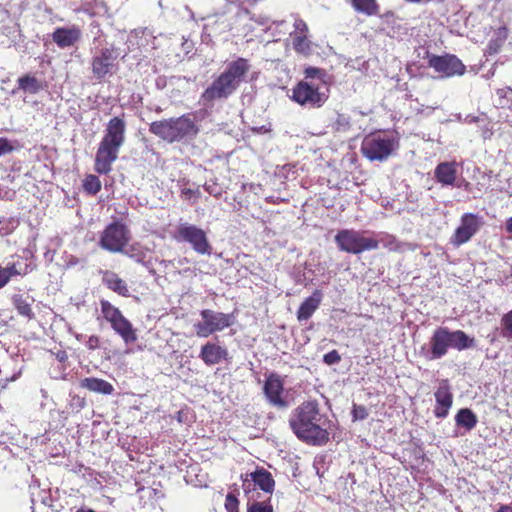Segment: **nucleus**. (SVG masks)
Wrapping results in <instances>:
<instances>
[{"label":"nucleus","instance_id":"14","mask_svg":"<svg viewBox=\"0 0 512 512\" xmlns=\"http://www.w3.org/2000/svg\"><path fill=\"white\" fill-rule=\"evenodd\" d=\"M429 67L441 74V77H452L463 75L465 65L455 55L446 54L443 56L433 55L428 61Z\"/></svg>","mask_w":512,"mask_h":512},{"label":"nucleus","instance_id":"36","mask_svg":"<svg viewBox=\"0 0 512 512\" xmlns=\"http://www.w3.org/2000/svg\"><path fill=\"white\" fill-rule=\"evenodd\" d=\"M83 188L87 193L95 195L101 190V182L97 176L88 175L83 181Z\"/></svg>","mask_w":512,"mask_h":512},{"label":"nucleus","instance_id":"29","mask_svg":"<svg viewBox=\"0 0 512 512\" xmlns=\"http://www.w3.org/2000/svg\"><path fill=\"white\" fill-rule=\"evenodd\" d=\"M334 133L345 134L352 129L351 117L345 113H337L335 120L330 124Z\"/></svg>","mask_w":512,"mask_h":512},{"label":"nucleus","instance_id":"43","mask_svg":"<svg viewBox=\"0 0 512 512\" xmlns=\"http://www.w3.org/2000/svg\"><path fill=\"white\" fill-rule=\"evenodd\" d=\"M352 414L354 420H364L369 415L367 408L362 405H354Z\"/></svg>","mask_w":512,"mask_h":512},{"label":"nucleus","instance_id":"53","mask_svg":"<svg viewBox=\"0 0 512 512\" xmlns=\"http://www.w3.org/2000/svg\"><path fill=\"white\" fill-rule=\"evenodd\" d=\"M185 193H187V195H190L191 190H187Z\"/></svg>","mask_w":512,"mask_h":512},{"label":"nucleus","instance_id":"49","mask_svg":"<svg viewBox=\"0 0 512 512\" xmlns=\"http://www.w3.org/2000/svg\"><path fill=\"white\" fill-rule=\"evenodd\" d=\"M497 512H512V509L509 506H501Z\"/></svg>","mask_w":512,"mask_h":512},{"label":"nucleus","instance_id":"8","mask_svg":"<svg viewBox=\"0 0 512 512\" xmlns=\"http://www.w3.org/2000/svg\"><path fill=\"white\" fill-rule=\"evenodd\" d=\"M101 313L104 319L110 323L112 329L118 334L126 344L137 340L136 330L132 323L122 314V312L107 300L100 301Z\"/></svg>","mask_w":512,"mask_h":512},{"label":"nucleus","instance_id":"13","mask_svg":"<svg viewBox=\"0 0 512 512\" xmlns=\"http://www.w3.org/2000/svg\"><path fill=\"white\" fill-rule=\"evenodd\" d=\"M119 52L113 46L96 49L92 57V72L96 79L101 80L116 69Z\"/></svg>","mask_w":512,"mask_h":512},{"label":"nucleus","instance_id":"15","mask_svg":"<svg viewBox=\"0 0 512 512\" xmlns=\"http://www.w3.org/2000/svg\"><path fill=\"white\" fill-rule=\"evenodd\" d=\"M263 391L268 403L276 408L285 409L289 406L288 400L284 397V383L276 373L267 376Z\"/></svg>","mask_w":512,"mask_h":512},{"label":"nucleus","instance_id":"33","mask_svg":"<svg viewBox=\"0 0 512 512\" xmlns=\"http://www.w3.org/2000/svg\"><path fill=\"white\" fill-rule=\"evenodd\" d=\"M508 94H512L511 88L497 90L498 106L501 108L507 107L510 109L511 114H507L505 119L512 126V100L508 97Z\"/></svg>","mask_w":512,"mask_h":512},{"label":"nucleus","instance_id":"35","mask_svg":"<svg viewBox=\"0 0 512 512\" xmlns=\"http://www.w3.org/2000/svg\"><path fill=\"white\" fill-rule=\"evenodd\" d=\"M500 324V335L505 339H512V310L502 316Z\"/></svg>","mask_w":512,"mask_h":512},{"label":"nucleus","instance_id":"1","mask_svg":"<svg viewBox=\"0 0 512 512\" xmlns=\"http://www.w3.org/2000/svg\"><path fill=\"white\" fill-rule=\"evenodd\" d=\"M289 426L298 439L321 446L329 441L330 421L319 409L316 400L305 401L292 410Z\"/></svg>","mask_w":512,"mask_h":512},{"label":"nucleus","instance_id":"22","mask_svg":"<svg viewBox=\"0 0 512 512\" xmlns=\"http://www.w3.org/2000/svg\"><path fill=\"white\" fill-rule=\"evenodd\" d=\"M102 281L113 292L124 297H128L130 295L127 283L115 272L105 271Z\"/></svg>","mask_w":512,"mask_h":512},{"label":"nucleus","instance_id":"31","mask_svg":"<svg viewBox=\"0 0 512 512\" xmlns=\"http://www.w3.org/2000/svg\"><path fill=\"white\" fill-rule=\"evenodd\" d=\"M352 5L357 12L369 16L376 15L379 11L376 0H352Z\"/></svg>","mask_w":512,"mask_h":512},{"label":"nucleus","instance_id":"26","mask_svg":"<svg viewBox=\"0 0 512 512\" xmlns=\"http://www.w3.org/2000/svg\"><path fill=\"white\" fill-rule=\"evenodd\" d=\"M119 253L128 256L129 258L133 259L137 263L144 265L145 267L149 266L148 262L145 261L146 251L139 243H133L129 246L126 245L123 248V251H120Z\"/></svg>","mask_w":512,"mask_h":512},{"label":"nucleus","instance_id":"32","mask_svg":"<svg viewBox=\"0 0 512 512\" xmlns=\"http://www.w3.org/2000/svg\"><path fill=\"white\" fill-rule=\"evenodd\" d=\"M18 86L25 92L35 94L41 89L40 82L33 76L26 75L18 79Z\"/></svg>","mask_w":512,"mask_h":512},{"label":"nucleus","instance_id":"42","mask_svg":"<svg viewBox=\"0 0 512 512\" xmlns=\"http://www.w3.org/2000/svg\"><path fill=\"white\" fill-rule=\"evenodd\" d=\"M341 361V356L336 350H332L323 356V362L326 365H335Z\"/></svg>","mask_w":512,"mask_h":512},{"label":"nucleus","instance_id":"11","mask_svg":"<svg viewBox=\"0 0 512 512\" xmlns=\"http://www.w3.org/2000/svg\"><path fill=\"white\" fill-rule=\"evenodd\" d=\"M201 320L194 324L198 337L206 338L216 332H220L233 324V316L223 312L204 309L200 312Z\"/></svg>","mask_w":512,"mask_h":512},{"label":"nucleus","instance_id":"6","mask_svg":"<svg viewBox=\"0 0 512 512\" xmlns=\"http://www.w3.org/2000/svg\"><path fill=\"white\" fill-rule=\"evenodd\" d=\"M399 147L398 137L386 131L366 135L361 143V152L370 161H385Z\"/></svg>","mask_w":512,"mask_h":512},{"label":"nucleus","instance_id":"10","mask_svg":"<svg viewBox=\"0 0 512 512\" xmlns=\"http://www.w3.org/2000/svg\"><path fill=\"white\" fill-rule=\"evenodd\" d=\"M174 238L178 242L188 243L198 254L211 255L212 253L213 248L206 232L196 225L190 223L179 224L175 231Z\"/></svg>","mask_w":512,"mask_h":512},{"label":"nucleus","instance_id":"19","mask_svg":"<svg viewBox=\"0 0 512 512\" xmlns=\"http://www.w3.org/2000/svg\"><path fill=\"white\" fill-rule=\"evenodd\" d=\"M458 175V164L455 161L439 163L434 170V177L442 186H454Z\"/></svg>","mask_w":512,"mask_h":512},{"label":"nucleus","instance_id":"24","mask_svg":"<svg viewBox=\"0 0 512 512\" xmlns=\"http://www.w3.org/2000/svg\"><path fill=\"white\" fill-rule=\"evenodd\" d=\"M250 476L254 484L258 486L261 490L268 493H271L273 491L275 482L270 472L261 469L251 473Z\"/></svg>","mask_w":512,"mask_h":512},{"label":"nucleus","instance_id":"16","mask_svg":"<svg viewBox=\"0 0 512 512\" xmlns=\"http://www.w3.org/2000/svg\"><path fill=\"white\" fill-rule=\"evenodd\" d=\"M480 218L472 213H466L461 218L459 227L455 230L452 243L460 246L468 242L480 228Z\"/></svg>","mask_w":512,"mask_h":512},{"label":"nucleus","instance_id":"52","mask_svg":"<svg viewBox=\"0 0 512 512\" xmlns=\"http://www.w3.org/2000/svg\"><path fill=\"white\" fill-rule=\"evenodd\" d=\"M185 193H187V195H190L191 190H187Z\"/></svg>","mask_w":512,"mask_h":512},{"label":"nucleus","instance_id":"34","mask_svg":"<svg viewBox=\"0 0 512 512\" xmlns=\"http://www.w3.org/2000/svg\"><path fill=\"white\" fill-rule=\"evenodd\" d=\"M21 275L15 263L8 264L5 267L0 266V289L8 284L13 276Z\"/></svg>","mask_w":512,"mask_h":512},{"label":"nucleus","instance_id":"18","mask_svg":"<svg viewBox=\"0 0 512 512\" xmlns=\"http://www.w3.org/2000/svg\"><path fill=\"white\" fill-rule=\"evenodd\" d=\"M227 356L228 351L225 347L210 341L201 347L199 353V358L208 366L221 363Z\"/></svg>","mask_w":512,"mask_h":512},{"label":"nucleus","instance_id":"46","mask_svg":"<svg viewBox=\"0 0 512 512\" xmlns=\"http://www.w3.org/2000/svg\"><path fill=\"white\" fill-rule=\"evenodd\" d=\"M99 344H100L99 337L96 335H91L86 342V347L90 350H95L99 347Z\"/></svg>","mask_w":512,"mask_h":512},{"label":"nucleus","instance_id":"27","mask_svg":"<svg viewBox=\"0 0 512 512\" xmlns=\"http://www.w3.org/2000/svg\"><path fill=\"white\" fill-rule=\"evenodd\" d=\"M12 300L19 315L29 320L34 318V313L31 308L32 299L30 300L29 297H23L22 295H14Z\"/></svg>","mask_w":512,"mask_h":512},{"label":"nucleus","instance_id":"25","mask_svg":"<svg viewBox=\"0 0 512 512\" xmlns=\"http://www.w3.org/2000/svg\"><path fill=\"white\" fill-rule=\"evenodd\" d=\"M455 421L457 426L463 427L467 431L475 428L478 422L477 416L468 408L460 409L455 416Z\"/></svg>","mask_w":512,"mask_h":512},{"label":"nucleus","instance_id":"7","mask_svg":"<svg viewBox=\"0 0 512 512\" xmlns=\"http://www.w3.org/2000/svg\"><path fill=\"white\" fill-rule=\"evenodd\" d=\"M367 231L342 229L334 237L340 251L350 254H361L365 251L376 250L377 243L373 237H367Z\"/></svg>","mask_w":512,"mask_h":512},{"label":"nucleus","instance_id":"4","mask_svg":"<svg viewBox=\"0 0 512 512\" xmlns=\"http://www.w3.org/2000/svg\"><path fill=\"white\" fill-rule=\"evenodd\" d=\"M125 133L126 123L122 118L113 117L109 120L95 156L94 169L97 173L108 174L112 170V164L117 160L125 142Z\"/></svg>","mask_w":512,"mask_h":512},{"label":"nucleus","instance_id":"12","mask_svg":"<svg viewBox=\"0 0 512 512\" xmlns=\"http://www.w3.org/2000/svg\"><path fill=\"white\" fill-rule=\"evenodd\" d=\"M130 239L129 229L122 223L113 222L102 232L99 245L104 250L119 253L128 244Z\"/></svg>","mask_w":512,"mask_h":512},{"label":"nucleus","instance_id":"37","mask_svg":"<svg viewBox=\"0 0 512 512\" xmlns=\"http://www.w3.org/2000/svg\"><path fill=\"white\" fill-rule=\"evenodd\" d=\"M293 48L296 52L308 54L310 52V43L306 35H294L292 40Z\"/></svg>","mask_w":512,"mask_h":512},{"label":"nucleus","instance_id":"28","mask_svg":"<svg viewBox=\"0 0 512 512\" xmlns=\"http://www.w3.org/2000/svg\"><path fill=\"white\" fill-rule=\"evenodd\" d=\"M204 29L210 34H221L230 29V24L228 23L226 17L224 15L219 17L209 18L208 22L205 24Z\"/></svg>","mask_w":512,"mask_h":512},{"label":"nucleus","instance_id":"30","mask_svg":"<svg viewBox=\"0 0 512 512\" xmlns=\"http://www.w3.org/2000/svg\"><path fill=\"white\" fill-rule=\"evenodd\" d=\"M374 241L377 243V249L379 246H382L389 251H399L402 248V244L397 240V238L390 234L380 233L377 235V238H374Z\"/></svg>","mask_w":512,"mask_h":512},{"label":"nucleus","instance_id":"20","mask_svg":"<svg viewBox=\"0 0 512 512\" xmlns=\"http://www.w3.org/2000/svg\"><path fill=\"white\" fill-rule=\"evenodd\" d=\"M81 32L78 28H57L53 34L52 39L59 48H68L73 46L79 41Z\"/></svg>","mask_w":512,"mask_h":512},{"label":"nucleus","instance_id":"47","mask_svg":"<svg viewBox=\"0 0 512 512\" xmlns=\"http://www.w3.org/2000/svg\"><path fill=\"white\" fill-rule=\"evenodd\" d=\"M205 190L210 194V195H213L215 197H218L221 195V190L217 187L216 184H205L204 186Z\"/></svg>","mask_w":512,"mask_h":512},{"label":"nucleus","instance_id":"48","mask_svg":"<svg viewBox=\"0 0 512 512\" xmlns=\"http://www.w3.org/2000/svg\"><path fill=\"white\" fill-rule=\"evenodd\" d=\"M468 185H469V183H468V182H466L465 180H463V179H462V180H458V179H457V180H456V184H455L454 186H456V187L460 188V187H462V186L467 187Z\"/></svg>","mask_w":512,"mask_h":512},{"label":"nucleus","instance_id":"2","mask_svg":"<svg viewBox=\"0 0 512 512\" xmlns=\"http://www.w3.org/2000/svg\"><path fill=\"white\" fill-rule=\"evenodd\" d=\"M250 68L251 65L245 58H237L229 62L223 72L203 91L200 100L208 104L215 100L228 99L245 81Z\"/></svg>","mask_w":512,"mask_h":512},{"label":"nucleus","instance_id":"50","mask_svg":"<svg viewBox=\"0 0 512 512\" xmlns=\"http://www.w3.org/2000/svg\"><path fill=\"white\" fill-rule=\"evenodd\" d=\"M57 358L59 359V361H64L66 360L67 356H66V353L65 352H62L60 354L57 355Z\"/></svg>","mask_w":512,"mask_h":512},{"label":"nucleus","instance_id":"39","mask_svg":"<svg viewBox=\"0 0 512 512\" xmlns=\"http://www.w3.org/2000/svg\"><path fill=\"white\" fill-rule=\"evenodd\" d=\"M324 72L323 70L315 67H308L305 69V77L309 79V81H313L316 83L325 82L323 80Z\"/></svg>","mask_w":512,"mask_h":512},{"label":"nucleus","instance_id":"44","mask_svg":"<svg viewBox=\"0 0 512 512\" xmlns=\"http://www.w3.org/2000/svg\"><path fill=\"white\" fill-rule=\"evenodd\" d=\"M504 40H505V36L503 38L498 37L496 39L490 40V42L487 46V52L490 55L497 53L499 51V49L501 48V46L503 45Z\"/></svg>","mask_w":512,"mask_h":512},{"label":"nucleus","instance_id":"40","mask_svg":"<svg viewBox=\"0 0 512 512\" xmlns=\"http://www.w3.org/2000/svg\"><path fill=\"white\" fill-rule=\"evenodd\" d=\"M225 509L227 512H239V501L233 493L226 495Z\"/></svg>","mask_w":512,"mask_h":512},{"label":"nucleus","instance_id":"38","mask_svg":"<svg viewBox=\"0 0 512 512\" xmlns=\"http://www.w3.org/2000/svg\"><path fill=\"white\" fill-rule=\"evenodd\" d=\"M19 147L17 141H12L7 138H0V157L12 153Z\"/></svg>","mask_w":512,"mask_h":512},{"label":"nucleus","instance_id":"17","mask_svg":"<svg viewBox=\"0 0 512 512\" xmlns=\"http://www.w3.org/2000/svg\"><path fill=\"white\" fill-rule=\"evenodd\" d=\"M436 405L434 408V415L437 418L447 417L449 410L453 403V395L450 391L448 380H442L435 392Z\"/></svg>","mask_w":512,"mask_h":512},{"label":"nucleus","instance_id":"51","mask_svg":"<svg viewBox=\"0 0 512 512\" xmlns=\"http://www.w3.org/2000/svg\"><path fill=\"white\" fill-rule=\"evenodd\" d=\"M76 512H95V511H93L91 509H79Z\"/></svg>","mask_w":512,"mask_h":512},{"label":"nucleus","instance_id":"3","mask_svg":"<svg viewBox=\"0 0 512 512\" xmlns=\"http://www.w3.org/2000/svg\"><path fill=\"white\" fill-rule=\"evenodd\" d=\"M475 347V339L464 331L438 327L434 330L429 342L421 346L419 354L428 361H434L443 358L449 348L463 351Z\"/></svg>","mask_w":512,"mask_h":512},{"label":"nucleus","instance_id":"23","mask_svg":"<svg viewBox=\"0 0 512 512\" xmlns=\"http://www.w3.org/2000/svg\"><path fill=\"white\" fill-rule=\"evenodd\" d=\"M321 302V293L316 291L300 305L297 312L299 321L308 320L317 310Z\"/></svg>","mask_w":512,"mask_h":512},{"label":"nucleus","instance_id":"21","mask_svg":"<svg viewBox=\"0 0 512 512\" xmlns=\"http://www.w3.org/2000/svg\"><path fill=\"white\" fill-rule=\"evenodd\" d=\"M80 386L91 392L103 395H111L115 390L111 383L96 377H87L82 379Z\"/></svg>","mask_w":512,"mask_h":512},{"label":"nucleus","instance_id":"9","mask_svg":"<svg viewBox=\"0 0 512 512\" xmlns=\"http://www.w3.org/2000/svg\"><path fill=\"white\" fill-rule=\"evenodd\" d=\"M293 100L309 107H321L328 99L326 82L301 81L293 89Z\"/></svg>","mask_w":512,"mask_h":512},{"label":"nucleus","instance_id":"5","mask_svg":"<svg viewBox=\"0 0 512 512\" xmlns=\"http://www.w3.org/2000/svg\"><path fill=\"white\" fill-rule=\"evenodd\" d=\"M149 131L168 143L193 140L200 132L194 114L154 121Z\"/></svg>","mask_w":512,"mask_h":512},{"label":"nucleus","instance_id":"45","mask_svg":"<svg viewBox=\"0 0 512 512\" xmlns=\"http://www.w3.org/2000/svg\"><path fill=\"white\" fill-rule=\"evenodd\" d=\"M295 35H306L308 32L307 24L300 18H296L294 22Z\"/></svg>","mask_w":512,"mask_h":512},{"label":"nucleus","instance_id":"41","mask_svg":"<svg viewBox=\"0 0 512 512\" xmlns=\"http://www.w3.org/2000/svg\"><path fill=\"white\" fill-rule=\"evenodd\" d=\"M247 512H273L272 506L263 502L248 504Z\"/></svg>","mask_w":512,"mask_h":512}]
</instances>
